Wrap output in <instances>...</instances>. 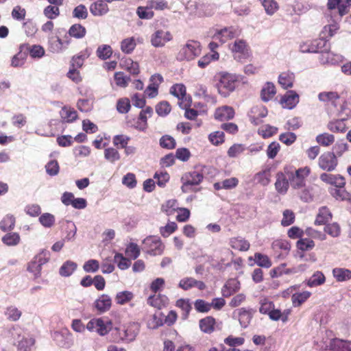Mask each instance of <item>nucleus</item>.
Listing matches in <instances>:
<instances>
[{
	"mask_svg": "<svg viewBox=\"0 0 351 351\" xmlns=\"http://www.w3.org/2000/svg\"><path fill=\"white\" fill-rule=\"evenodd\" d=\"M313 47L315 48V53L320 52L322 53L323 52L327 51L329 48L328 40L320 36L319 38L313 40Z\"/></svg>",
	"mask_w": 351,
	"mask_h": 351,
	"instance_id": "44",
	"label": "nucleus"
},
{
	"mask_svg": "<svg viewBox=\"0 0 351 351\" xmlns=\"http://www.w3.org/2000/svg\"><path fill=\"white\" fill-rule=\"evenodd\" d=\"M240 33V30L237 27H225L221 29H217L213 36V39L218 40L221 44H223L230 39L239 36Z\"/></svg>",
	"mask_w": 351,
	"mask_h": 351,
	"instance_id": "9",
	"label": "nucleus"
},
{
	"mask_svg": "<svg viewBox=\"0 0 351 351\" xmlns=\"http://www.w3.org/2000/svg\"><path fill=\"white\" fill-rule=\"evenodd\" d=\"M68 45L69 42L64 43L59 37H56L49 41V49L51 52L58 53L66 49Z\"/></svg>",
	"mask_w": 351,
	"mask_h": 351,
	"instance_id": "39",
	"label": "nucleus"
},
{
	"mask_svg": "<svg viewBox=\"0 0 351 351\" xmlns=\"http://www.w3.org/2000/svg\"><path fill=\"white\" fill-rule=\"evenodd\" d=\"M130 138L128 136L120 134L115 135L113 137L112 143L115 147L118 149H123L128 145V142L130 141Z\"/></svg>",
	"mask_w": 351,
	"mask_h": 351,
	"instance_id": "64",
	"label": "nucleus"
},
{
	"mask_svg": "<svg viewBox=\"0 0 351 351\" xmlns=\"http://www.w3.org/2000/svg\"><path fill=\"white\" fill-rule=\"evenodd\" d=\"M340 96L337 92H322L318 95V99L322 102H330L332 106H337V101Z\"/></svg>",
	"mask_w": 351,
	"mask_h": 351,
	"instance_id": "36",
	"label": "nucleus"
},
{
	"mask_svg": "<svg viewBox=\"0 0 351 351\" xmlns=\"http://www.w3.org/2000/svg\"><path fill=\"white\" fill-rule=\"evenodd\" d=\"M348 150V143L341 141H337L334 146L332 147V154L335 155V157L337 158L338 157H341L343 155L345 152Z\"/></svg>",
	"mask_w": 351,
	"mask_h": 351,
	"instance_id": "58",
	"label": "nucleus"
},
{
	"mask_svg": "<svg viewBox=\"0 0 351 351\" xmlns=\"http://www.w3.org/2000/svg\"><path fill=\"white\" fill-rule=\"evenodd\" d=\"M339 29V25L337 23L333 21L329 25H325L320 32L319 36L329 39L332 37Z\"/></svg>",
	"mask_w": 351,
	"mask_h": 351,
	"instance_id": "42",
	"label": "nucleus"
},
{
	"mask_svg": "<svg viewBox=\"0 0 351 351\" xmlns=\"http://www.w3.org/2000/svg\"><path fill=\"white\" fill-rule=\"evenodd\" d=\"M86 328L90 332L96 331L101 336L106 335L109 331L108 328L101 318L90 319L86 325Z\"/></svg>",
	"mask_w": 351,
	"mask_h": 351,
	"instance_id": "11",
	"label": "nucleus"
},
{
	"mask_svg": "<svg viewBox=\"0 0 351 351\" xmlns=\"http://www.w3.org/2000/svg\"><path fill=\"white\" fill-rule=\"evenodd\" d=\"M104 158L108 162L114 163L119 160L121 156L119 152L115 148L108 147L104 150Z\"/></svg>",
	"mask_w": 351,
	"mask_h": 351,
	"instance_id": "59",
	"label": "nucleus"
},
{
	"mask_svg": "<svg viewBox=\"0 0 351 351\" xmlns=\"http://www.w3.org/2000/svg\"><path fill=\"white\" fill-rule=\"evenodd\" d=\"M289 180L287 174L285 172H278L276 174V181L275 182V188L277 192L280 194L285 195L287 193L289 187Z\"/></svg>",
	"mask_w": 351,
	"mask_h": 351,
	"instance_id": "14",
	"label": "nucleus"
},
{
	"mask_svg": "<svg viewBox=\"0 0 351 351\" xmlns=\"http://www.w3.org/2000/svg\"><path fill=\"white\" fill-rule=\"evenodd\" d=\"M136 14L141 19H151L154 15L152 8L148 5V3L145 7L139 6L136 10Z\"/></svg>",
	"mask_w": 351,
	"mask_h": 351,
	"instance_id": "56",
	"label": "nucleus"
},
{
	"mask_svg": "<svg viewBox=\"0 0 351 351\" xmlns=\"http://www.w3.org/2000/svg\"><path fill=\"white\" fill-rule=\"evenodd\" d=\"M112 306V299L107 294L101 295L94 302V307L99 313H105L110 310Z\"/></svg>",
	"mask_w": 351,
	"mask_h": 351,
	"instance_id": "21",
	"label": "nucleus"
},
{
	"mask_svg": "<svg viewBox=\"0 0 351 351\" xmlns=\"http://www.w3.org/2000/svg\"><path fill=\"white\" fill-rule=\"evenodd\" d=\"M311 295V293L308 291H305L300 293H295L291 295V301L294 307H298L301 306L304 302H306Z\"/></svg>",
	"mask_w": 351,
	"mask_h": 351,
	"instance_id": "43",
	"label": "nucleus"
},
{
	"mask_svg": "<svg viewBox=\"0 0 351 351\" xmlns=\"http://www.w3.org/2000/svg\"><path fill=\"white\" fill-rule=\"evenodd\" d=\"M319 188L317 185H311L304 187L299 193L300 199L304 202H311L317 195Z\"/></svg>",
	"mask_w": 351,
	"mask_h": 351,
	"instance_id": "23",
	"label": "nucleus"
},
{
	"mask_svg": "<svg viewBox=\"0 0 351 351\" xmlns=\"http://www.w3.org/2000/svg\"><path fill=\"white\" fill-rule=\"evenodd\" d=\"M256 182L262 186H267L271 181V172L269 169H265L256 173L254 177Z\"/></svg>",
	"mask_w": 351,
	"mask_h": 351,
	"instance_id": "38",
	"label": "nucleus"
},
{
	"mask_svg": "<svg viewBox=\"0 0 351 351\" xmlns=\"http://www.w3.org/2000/svg\"><path fill=\"white\" fill-rule=\"evenodd\" d=\"M267 115V110L264 106H254L248 113L250 122L254 125L262 123V119Z\"/></svg>",
	"mask_w": 351,
	"mask_h": 351,
	"instance_id": "12",
	"label": "nucleus"
},
{
	"mask_svg": "<svg viewBox=\"0 0 351 351\" xmlns=\"http://www.w3.org/2000/svg\"><path fill=\"white\" fill-rule=\"evenodd\" d=\"M25 45H20L19 51L12 58V66L21 67L25 64L27 58V53L25 51Z\"/></svg>",
	"mask_w": 351,
	"mask_h": 351,
	"instance_id": "25",
	"label": "nucleus"
},
{
	"mask_svg": "<svg viewBox=\"0 0 351 351\" xmlns=\"http://www.w3.org/2000/svg\"><path fill=\"white\" fill-rule=\"evenodd\" d=\"M90 13L94 16H102L109 12L108 4L104 0H96L89 8Z\"/></svg>",
	"mask_w": 351,
	"mask_h": 351,
	"instance_id": "17",
	"label": "nucleus"
},
{
	"mask_svg": "<svg viewBox=\"0 0 351 351\" xmlns=\"http://www.w3.org/2000/svg\"><path fill=\"white\" fill-rule=\"evenodd\" d=\"M134 298L132 292L129 291H123L118 292L115 296V302L117 304L123 305L131 301Z\"/></svg>",
	"mask_w": 351,
	"mask_h": 351,
	"instance_id": "53",
	"label": "nucleus"
},
{
	"mask_svg": "<svg viewBox=\"0 0 351 351\" xmlns=\"http://www.w3.org/2000/svg\"><path fill=\"white\" fill-rule=\"evenodd\" d=\"M328 128L332 132L343 133L346 132L347 127L344 119H337L329 122L328 124Z\"/></svg>",
	"mask_w": 351,
	"mask_h": 351,
	"instance_id": "47",
	"label": "nucleus"
},
{
	"mask_svg": "<svg viewBox=\"0 0 351 351\" xmlns=\"http://www.w3.org/2000/svg\"><path fill=\"white\" fill-rule=\"evenodd\" d=\"M25 49L27 52H29L30 56L34 59H40L43 58L45 54V49L39 45H25Z\"/></svg>",
	"mask_w": 351,
	"mask_h": 351,
	"instance_id": "34",
	"label": "nucleus"
},
{
	"mask_svg": "<svg viewBox=\"0 0 351 351\" xmlns=\"http://www.w3.org/2000/svg\"><path fill=\"white\" fill-rule=\"evenodd\" d=\"M176 306L180 308L182 311V317L186 319L189 313L192 308L191 304L189 299H179L176 302Z\"/></svg>",
	"mask_w": 351,
	"mask_h": 351,
	"instance_id": "46",
	"label": "nucleus"
},
{
	"mask_svg": "<svg viewBox=\"0 0 351 351\" xmlns=\"http://www.w3.org/2000/svg\"><path fill=\"white\" fill-rule=\"evenodd\" d=\"M299 103V95L293 90L287 91L281 98L280 104L282 107L293 109Z\"/></svg>",
	"mask_w": 351,
	"mask_h": 351,
	"instance_id": "15",
	"label": "nucleus"
},
{
	"mask_svg": "<svg viewBox=\"0 0 351 351\" xmlns=\"http://www.w3.org/2000/svg\"><path fill=\"white\" fill-rule=\"evenodd\" d=\"M173 40V35L169 31L158 29L150 36L151 45L156 48H160Z\"/></svg>",
	"mask_w": 351,
	"mask_h": 351,
	"instance_id": "8",
	"label": "nucleus"
},
{
	"mask_svg": "<svg viewBox=\"0 0 351 351\" xmlns=\"http://www.w3.org/2000/svg\"><path fill=\"white\" fill-rule=\"evenodd\" d=\"M316 141L321 145L328 147L335 142V136L328 133H323L316 136Z\"/></svg>",
	"mask_w": 351,
	"mask_h": 351,
	"instance_id": "55",
	"label": "nucleus"
},
{
	"mask_svg": "<svg viewBox=\"0 0 351 351\" xmlns=\"http://www.w3.org/2000/svg\"><path fill=\"white\" fill-rule=\"evenodd\" d=\"M294 80L295 75L290 71L282 72L278 76V83L285 89L293 87Z\"/></svg>",
	"mask_w": 351,
	"mask_h": 351,
	"instance_id": "28",
	"label": "nucleus"
},
{
	"mask_svg": "<svg viewBox=\"0 0 351 351\" xmlns=\"http://www.w3.org/2000/svg\"><path fill=\"white\" fill-rule=\"evenodd\" d=\"M240 289V282L234 278L228 280L221 288L223 297L228 298L238 291Z\"/></svg>",
	"mask_w": 351,
	"mask_h": 351,
	"instance_id": "24",
	"label": "nucleus"
},
{
	"mask_svg": "<svg viewBox=\"0 0 351 351\" xmlns=\"http://www.w3.org/2000/svg\"><path fill=\"white\" fill-rule=\"evenodd\" d=\"M204 179V174L202 171L193 170L185 173L181 178L182 183V191L184 193L188 191L189 186L199 184Z\"/></svg>",
	"mask_w": 351,
	"mask_h": 351,
	"instance_id": "6",
	"label": "nucleus"
},
{
	"mask_svg": "<svg viewBox=\"0 0 351 351\" xmlns=\"http://www.w3.org/2000/svg\"><path fill=\"white\" fill-rule=\"evenodd\" d=\"M96 54L99 59L106 60L110 58L112 54V47L108 45H101L97 49Z\"/></svg>",
	"mask_w": 351,
	"mask_h": 351,
	"instance_id": "51",
	"label": "nucleus"
},
{
	"mask_svg": "<svg viewBox=\"0 0 351 351\" xmlns=\"http://www.w3.org/2000/svg\"><path fill=\"white\" fill-rule=\"evenodd\" d=\"M170 93L171 94L176 97L178 99L179 101L188 99L186 98V87L182 84H176L172 86L170 88Z\"/></svg>",
	"mask_w": 351,
	"mask_h": 351,
	"instance_id": "40",
	"label": "nucleus"
},
{
	"mask_svg": "<svg viewBox=\"0 0 351 351\" xmlns=\"http://www.w3.org/2000/svg\"><path fill=\"white\" fill-rule=\"evenodd\" d=\"M15 219L12 215H6L0 222V228L3 232L11 230L14 228Z\"/></svg>",
	"mask_w": 351,
	"mask_h": 351,
	"instance_id": "57",
	"label": "nucleus"
},
{
	"mask_svg": "<svg viewBox=\"0 0 351 351\" xmlns=\"http://www.w3.org/2000/svg\"><path fill=\"white\" fill-rule=\"evenodd\" d=\"M165 245L156 236H149L143 241L142 250L152 256H158L163 253Z\"/></svg>",
	"mask_w": 351,
	"mask_h": 351,
	"instance_id": "5",
	"label": "nucleus"
},
{
	"mask_svg": "<svg viewBox=\"0 0 351 351\" xmlns=\"http://www.w3.org/2000/svg\"><path fill=\"white\" fill-rule=\"evenodd\" d=\"M343 59V56L328 51L321 53L319 58L321 64L331 65L338 64L342 62Z\"/></svg>",
	"mask_w": 351,
	"mask_h": 351,
	"instance_id": "16",
	"label": "nucleus"
},
{
	"mask_svg": "<svg viewBox=\"0 0 351 351\" xmlns=\"http://www.w3.org/2000/svg\"><path fill=\"white\" fill-rule=\"evenodd\" d=\"M320 179L322 181L334 185L337 188L344 187L346 184L345 179L341 175H333L323 173L320 175Z\"/></svg>",
	"mask_w": 351,
	"mask_h": 351,
	"instance_id": "18",
	"label": "nucleus"
},
{
	"mask_svg": "<svg viewBox=\"0 0 351 351\" xmlns=\"http://www.w3.org/2000/svg\"><path fill=\"white\" fill-rule=\"evenodd\" d=\"M214 116L215 119L218 121H228L233 119L234 110L231 106H223L216 109Z\"/></svg>",
	"mask_w": 351,
	"mask_h": 351,
	"instance_id": "19",
	"label": "nucleus"
},
{
	"mask_svg": "<svg viewBox=\"0 0 351 351\" xmlns=\"http://www.w3.org/2000/svg\"><path fill=\"white\" fill-rule=\"evenodd\" d=\"M236 312L241 327L245 328L249 326L256 310L252 308H240L234 311Z\"/></svg>",
	"mask_w": 351,
	"mask_h": 351,
	"instance_id": "13",
	"label": "nucleus"
},
{
	"mask_svg": "<svg viewBox=\"0 0 351 351\" xmlns=\"http://www.w3.org/2000/svg\"><path fill=\"white\" fill-rule=\"evenodd\" d=\"M332 275L337 282L348 281L351 279V270L336 267L332 269Z\"/></svg>",
	"mask_w": 351,
	"mask_h": 351,
	"instance_id": "33",
	"label": "nucleus"
},
{
	"mask_svg": "<svg viewBox=\"0 0 351 351\" xmlns=\"http://www.w3.org/2000/svg\"><path fill=\"white\" fill-rule=\"evenodd\" d=\"M5 314L8 319L16 322L20 319L22 313L16 306H10L6 308Z\"/></svg>",
	"mask_w": 351,
	"mask_h": 351,
	"instance_id": "63",
	"label": "nucleus"
},
{
	"mask_svg": "<svg viewBox=\"0 0 351 351\" xmlns=\"http://www.w3.org/2000/svg\"><path fill=\"white\" fill-rule=\"evenodd\" d=\"M121 341L130 343L136 339L140 331V324L137 322H130L117 328Z\"/></svg>",
	"mask_w": 351,
	"mask_h": 351,
	"instance_id": "4",
	"label": "nucleus"
},
{
	"mask_svg": "<svg viewBox=\"0 0 351 351\" xmlns=\"http://www.w3.org/2000/svg\"><path fill=\"white\" fill-rule=\"evenodd\" d=\"M136 46V43L133 37L123 40L121 43V51L127 54L131 53Z\"/></svg>",
	"mask_w": 351,
	"mask_h": 351,
	"instance_id": "54",
	"label": "nucleus"
},
{
	"mask_svg": "<svg viewBox=\"0 0 351 351\" xmlns=\"http://www.w3.org/2000/svg\"><path fill=\"white\" fill-rule=\"evenodd\" d=\"M234 59L239 62L247 60L250 56L249 47L243 40H237L231 47Z\"/></svg>",
	"mask_w": 351,
	"mask_h": 351,
	"instance_id": "7",
	"label": "nucleus"
},
{
	"mask_svg": "<svg viewBox=\"0 0 351 351\" xmlns=\"http://www.w3.org/2000/svg\"><path fill=\"white\" fill-rule=\"evenodd\" d=\"M90 54L91 49L90 48H86L84 50L81 51L79 53L72 58L71 60V66L77 68L82 67L85 60H86Z\"/></svg>",
	"mask_w": 351,
	"mask_h": 351,
	"instance_id": "27",
	"label": "nucleus"
},
{
	"mask_svg": "<svg viewBox=\"0 0 351 351\" xmlns=\"http://www.w3.org/2000/svg\"><path fill=\"white\" fill-rule=\"evenodd\" d=\"M276 87L273 83L267 82L261 90V98L264 101L271 100L276 95Z\"/></svg>",
	"mask_w": 351,
	"mask_h": 351,
	"instance_id": "41",
	"label": "nucleus"
},
{
	"mask_svg": "<svg viewBox=\"0 0 351 351\" xmlns=\"http://www.w3.org/2000/svg\"><path fill=\"white\" fill-rule=\"evenodd\" d=\"M331 193L337 200L347 201L351 203V193L346 191L343 187L333 189Z\"/></svg>",
	"mask_w": 351,
	"mask_h": 351,
	"instance_id": "52",
	"label": "nucleus"
},
{
	"mask_svg": "<svg viewBox=\"0 0 351 351\" xmlns=\"http://www.w3.org/2000/svg\"><path fill=\"white\" fill-rule=\"evenodd\" d=\"M230 245L234 250L244 252L247 251L250 246V243L241 237L232 238Z\"/></svg>",
	"mask_w": 351,
	"mask_h": 351,
	"instance_id": "32",
	"label": "nucleus"
},
{
	"mask_svg": "<svg viewBox=\"0 0 351 351\" xmlns=\"http://www.w3.org/2000/svg\"><path fill=\"white\" fill-rule=\"evenodd\" d=\"M254 261L257 265L264 268H269L272 265L268 256L259 252L254 254Z\"/></svg>",
	"mask_w": 351,
	"mask_h": 351,
	"instance_id": "49",
	"label": "nucleus"
},
{
	"mask_svg": "<svg viewBox=\"0 0 351 351\" xmlns=\"http://www.w3.org/2000/svg\"><path fill=\"white\" fill-rule=\"evenodd\" d=\"M219 54L218 53H207L202 56L198 61L197 65L201 69L206 68L212 61L218 60Z\"/></svg>",
	"mask_w": 351,
	"mask_h": 351,
	"instance_id": "50",
	"label": "nucleus"
},
{
	"mask_svg": "<svg viewBox=\"0 0 351 351\" xmlns=\"http://www.w3.org/2000/svg\"><path fill=\"white\" fill-rule=\"evenodd\" d=\"M60 116L62 123H71L77 119V111L71 106H64L60 111Z\"/></svg>",
	"mask_w": 351,
	"mask_h": 351,
	"instance_id": "22",
	"label": "nucleus"
},
{
	"mask_svg": "<svg viewBox=\"0 0 351 351\" xmlns=\"http://www.w3.org/2000/svg\"><path fill=\"white\" fill-rule=\"evenodd\" d=\"M68 33L71 37L79 39L85 36L86 30L84 26L76 23L71 26Z\"/></svg>",
	"mask_w": 351,
	"mask_h": 351,
	"instance_id": "45",
	"label": "nucleus"
},
{
	"mask_svg": "<svg viewBox=\"0 0 351 351\" xmlns=\"http://www.w3.org/2000/svg\"><path fill=\"white\" fill-rule=\"evenodd\" d=\"M213 81L218 93L223 97H227L237 86L239 76L234 73L220 71L215 75Z\"/></svg>",
	"mask_w": 351,
	"mask_h": 351,
	"instance_id": "1",
	"label": "nucleus"
},
{
	"mask_svg": "<svg viewBox=\"0 0 351 351\" xmlns=\"http://www.w3.org/2000/svg\"><path fill=\"white\" fill-rule=\"evenodd\" d=\"M285 172L288 176L291 187L294 189H300L305 186V180L310 174L311 169L308 167H304L299 168L293 172L285 168Z\"/></svg>",
	"mask_w": 351,
	"mask_h": 351,
	"instance_id": "2",
	"label": "nucleus"
},
{
	"mask_svg": "<svg viewBox=\"0 0 351 351\" xmlns=\"http://www.w3.org/2000/svg\"><path fill=\"white\" fill-rule=\"evenodd\" d=\"M332 219V213L329 209L325 206L321 207L317 215L315 224L324 225Z\"/></svg>",
	"mask_w": 351,
	"mask_h": 351,
	"instance_id": "30",
	"label": "nucleus"
},
{
	"mask_svg": "<svg viewBox=\"0 0 351 351\" xmlns=\"http://www.w3.org/2000/svg\"><path fill=\"white\" fill-rule=\"evenodd\" d=\"M337 165V158L330 152H324L318 160V165L324 171H332L336 169Z\"/></svg>",
	"mask_w": 351,
	"mask_h": 351,
	"instance_id": "10",
	"label": "nucleus"
},
{
	"mask_svg": "<svg viewBox=\"0 0 351 351\" xmlns=\"http://www.w3.org/2000/svg\"><path fill=\"white\" fill-rule=\"evenodd\" d=\"M326 278L322 271H317L307 280L306 285L309 287H315L325 283Z\"/></svg>",
	"mask_w": 351,
	"mask_h": 351,
	"instance_id": "35",
	"label": "nucleus"
},
{
	"mask_svg": "<svg viewBox=\"0 0 351 351\" xmlns=\"http://www.w3.org/2000/svg\"><path fill=\"white\" fill-rule=\"evenodd\" d=\"M1 241L8 246H15L19 243L21 237L16 232H9L2 237Z\"/></svg>",
	"mask_w": 351,
	"mask_h": 351,
	"instance_id": "48",
	"label": "nucleus"
},
{
	"mask_svg": "<svg viewBox=\"0 0 351 351\" xmlns=\"http://www.w3.org/2000/svg\"><path fill=\"white\" fill-rule=\"evenodd\" d=\"M160 145L161 147L172 149L176 147V140L169 135H164L160 138Z\"/></svg>",
	"mask_w": 351,
	"mask_h": 351,
	"instance_id": "61",
	"label": "nucleus"
},
{
	"mask_svg": "<svg viewBox=\"0 0 351 351\" xmlns=\"http://www.w3.org/2000/svg\"><path fill=\"white\" fill-rule=\"evenodd\" d=\"M77 263L71 261H66L60 267L59 274L61 276L69 277L76 270Z\"/></svg>",
	"mask_w": 351,
	"mask_h": 351,
	"instance_id": "37",
	"label": "nucleus"
},
{
	"mask_svg": "<svg viewBox=\"0 0 351 351\" xmlns=\"http://www.w3.org/2000/svg\"><path fill=\"white\" fill-rule=\"evenodd\" d=\"M168 300L167 296L157 294L149 296L147 299V303L152 306L160 309L168 304Z\"/></svg>",
	"mask_w": 351,
	"mask_h": 351,
	"instance_id": "29",
	"label": "nucleus"
},
{
	"mask_svg": "<svg viewBox=\"0 0 351 351\" xmlns=\"http://www.w3.org/2000/svg\"><path fill=\"white\" fill-rule=\"evenodd\" d=\"M322 348L324 349L329 348L332 351H351V344L339 339L330 340L328 343H326L324 347L322 346Z\"/></svg>",
	"mask_w": 351,
	"mask_h": 351,
	"instance_id": "20",
	"label": "nucleus"
},
{
	"mask_svg": "<svg viewBox=\"0 0 351 351\" xmlns=\"http://www.w3.org/2000/svg\"><path fill=\"white\" fill-rule=\"evenodd\" d=\"M114 261L117 264L118 267L121 270L129 268L131 265V261L129 259L119 253L114 255Z\"/></svg>",
	"mask_w": 351,
	"mask_h": 351,
	"instance_id": "62",
	"label": "nucleus"
},
{
	"mask_svg": "<svg viewBox=\"0 0 351 351\" xmlns=\"http://www.w3.org/2000/svg\"><path fill=\"white\" fill-rule=\"evenodd\" d=\"M72 14L73 17L80 20H83L88 17V12L84 5L80 4L73 9Z\"/></svg>",
	"mask_w": 351,
	"mask_h": 351,
	"instance_id": "60",
	"label": "nucleus"
},
{
	"mask_svg": "<svg viewBox=\"0 0 351 351\" xmlns=\"http://www.w3.org/2000/svg\"><path fill=\"white\" fill-rule=\"evenodd\" d=\"M199 326L202 332L210 334L215 330V319L211 316H207L201 319L199 322Z\"/></svg>",
	"mask_w": 351,
	"mask_h": 351,
	"instance_id": "26",
	"label": "nucleus"
},
{
	"mask_svg": "<svg viewBox=\"0 0 351 351\" xmlns=\"http://www.w3.org/2000/svg\"><path fill=\"white\" fill-rule=\"evenodd\" d=\"M191 103V97L184 101H178V105L182 109L185 110L184 117L189 120L195 119L198 115L197 111L193 108H189Z\"/></svg>",
	"mask_w": 351,
	"mask_h": 351,
	"instance_id": "31",
	"label": "nucleus"
},
{
	"mask_svg": "<svg viewBox=\"0 0 351 351\" xmlns=\"http://www.w3.org/2000/svg\"><path fill=\"white\" fill-rule=\"evenodd\" d=\"M201 45L199 42L189 40L178 53V60L190 61L201 54Z\"/></svg>",
	"mask_w": 351,
	"mask_h": 351,
	"instance_id": "3",
	"label": "nucleus"
}]
</instances>
